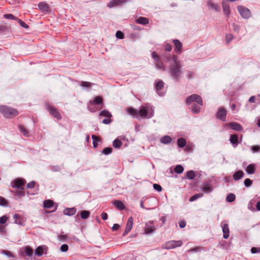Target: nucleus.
Here are the masks:
<instances>
[{
    "mask_svg": "<svg viewBox=\"0 0 260 260\" xmlns=\"http://www.w3.org/2000/svg\"><path fill=\"white\" fill-rule=\"evenodd\" d=\"M185 103L187 106H190L189 108L193 114H197L201 111L203 105V101L200 95L192 94L186 98Z\"/></svg>",
    "mask_w": 260,
    "mask_h": 260,
    "instance_id": "nucleus-1",
    "label": "nucleus"
},
{
    "mask_svg": "<svg viewBox=\"0 0 260 260\" xmlns=\"http://www.w3.org/2000/svg\"><path fill=\"white\" fill-rule=\"evenodd\" d=\"M173 62L169 65V73L174 79L178 81L182 74V62L176 55H173Z\"/></svg>",
    "mask_w": 260,
    "mask_h": 260,
    "instance_id": "nucleus-2",
    "label": "nucleus"
},
{
    "mask_svg": "<svg viewBox=\"0 0 260 260\" xmlns=\"http://www.w3.org/2000/svg\"><path fill=\"white\" fill-rule=\"evenodd\" d=\"M138 114L143 118H150L153 116V110L149 104H146L140 107Z\"/></svg>",
    "mask_w": 260,
    "mask_h": 260,
    "instance_id": "nucleus-3",
    "label": "nucleus"
},
{
    "mask_svg": "<svg viewBox=\"0 0 260 260\" xmlns=\"http://www.w3.org/2000/svg\"><path fill=\"white\" fill-rule=\"evenodd\" d=\"M0 112L4 117L9 118H13L18 114L17 110L4 105L0 106Z\"/></svg>",
    "mask_w": 260,
    "mask_h": 260,
    "instance_id": "nucleus-4",
    "label": "nucleus"
},
{
    "mask_svg": "<svg viewBox=\"0 0 260 260\" xmlns=\"http://www.w3.org/2000/svg\"><path fill=\"white\" fill-rule=\"evenodd\" d=\"M45 106L46 109L51 116L58 120L61 119L62 116L58 109L49 103L46 104Z\"/></svg>",
    "mask_w": 260,
    "mask_h": 260,
    "instance_id": "nucleus-5",
    "label": "nucleus"
},
{
    "mask_svg": "<svg viewBox=\"0 0 260 260\" xmlns=\"http://www.w3.org/2000/svg\"><path fill=\"white\" fill-rule=\"evenodd\" d=\"M26 183V181L24 179L18 178L13 180L11 183L12 187L14 188H17L19 189H23L24 186Z\"/></svg>",
    "mask_w": 260,
    "mask_h": 260,
    "instance_id": "nucleus-6",
    "label": "nucleus"
},
{
    "mask_svg": "<svg viewBox=\"0 0 260 260\" xmlns=\"http://www.w3.org/2000/svg\"><path fill=\"white\" fill-rule=\"evenodd\" d=\"M182 245V241L181 240H172L165 243L162 246L164 249H173L177 247H180Z\"/></svg>",
    "mask_w": 260,
    "mask_h": 260,
    "instance_id": "nucleus-7",
    "label": "nucleus"
},
{
    "mask_svg": "<svg viewBox=\"0 0 260 260\" xmlns=\"http://www.w3.org/2000/svg\"><path fill=\"white\" fill-rule=\"evenodd\" d=\"M237 9L240 15L243 18L248 19L251 17V12L247 8L243 6H238Z\"/></svg>",
    "mask_w": 260,
    "mask_h": 260,
    "instance_id": "nucleus-8",
    "label": "nucleus"
},
{
    "mask_svg": "<svg viewBox=\"0 0 260 260\" xmlns=\"http://www.w3.org/2000/svg\"><path fill=\"white\" fill-rule=\"evenodd\" d=\"M226 114L227 111L226 109L224 107H220L218 109L216 117L222 121H225L226 120Z\"/></svg>",
    "mask_w": 260,
    "mask_h": 260,
    "instance_id": "nucleus-9",
    "label": "nucleus"
},
{
    "mask_svg": "<svg viewBox=\"0 0 260 260\" xmlns=\"http://www.w3.org/2000/svg\"><path fill=\"white\" fill-rule=\"evenodd\" d=\"M164 87V82L161 80H156L155 82V88L157 94L160 96H164L165 93L162 91Z\"/></svg>",
    "mask_w": 260,
    "mask_h": 260,
    "instance_id": "nucleus-10",
    "label": "nucleus"
},
{
    "mask_svg": "<svg viewBox=\"0 0 260 260\" xmlns=\"http://www.w3.org/2000/svg\"><path fill=\"white\" fill-rule=\"evenodd\" d=\"M172 42L174 45V51L178 54H181L183 47L182 43L177 39L173 40Z\"/></svg>",
    "mask_w": 260,
    "mask_h": 260,
    "instance_id": "nucleus-11",
    "label": "nucleus"
},
{
    "mask_svg": "<svg viewBox=\"0 0 260 260\" xmlns=\"http://www.w3.org/2000/svg\"><path fill=\"white\" fill-rule=\"evenodd\" d=\"M20 252L22 256L31 257L33 254V249L30 247L26 246L21 249Z\"/></svg>",
    "mask_w": 260,
    "mask_h": 260,
    "instance_id": "nucleus-12",
    "label": "nucleus"
},
{
    "mask_svg": "<svg viewBox=\"0 0 260 260\" xmlns=\"http://www.w3.org/2000/svg\"><path fill=\"white\" fill-rule=\"evenodd\" d=\"M133 223H134V218L132 216H131L128 218V219L127 220L125 230L123 233V236H126L130 232V231L132 230V229L133 228Z\"/></svg>",
    "mask_w": 260,
    "mask_h": 260,
    "instance_id": "nucleus-13",
    "label": "nucleus"
},
{
    "mask_svg": "<svg viewBox=\"0 0 260 260\" xmlns=\"http://www.w3.org/2000/svg\"><path fill=\"white\" fill-rule=\"evenodd\" d=\"M221 225L223 232V237L226 239L229 238L230 234L228 224L226 222V221H222Z\"/></svg>",
    "mask_w": 260,
    "mask_h": 260,
    "instance_id": "nucleus-14",
    "label": "nucleus"
},
{
    "mask_svg": "<svg viewBox=\"0 0 260 260\" xmlns=\"http://www.w3.org/2000/svg\"><path fill=\"white\" fill-rule=\"evenodd\" d=\"M128 0H111L108 4V7L111 8L115 6H121L126 3Z\"/></svg>",
    "mask_w": 260,
    "mask_h": 260,
    "instance_id": "nucleus-15",
    "label": "nucleus"
},
{
    "mask_svg": "<svg viewBox=\"0 0 260 260\" xmlns=\"http://www.w3.org/2000/svg\"><path fill=\"white\" fill-rule=\"evenodd\" d=\"M90 213L89 211L87 210H83L81 211L80 214H77L75 217L76 220H78L80 219V217L83 219H86L90 216Z\"/></svg>",
    "mask_w": 260,
    "mask_h": 260,
    "instance_id": "nucleus-16",
    "label": "nucleus"
},
{
    "mask_svg": "<svg viewBox=\"0 0 260 260\" xmlns=\"http://www.w3.org/2000/svg\"><path fill=\"white\" fill-rule=\"evenodd\" d=\"M227 126L230 127L231 129L238 132H241L243 129L241 125L235 122L229 123L227 124Z\"/></svg>",
    "mask_w": 260,
    "mask_h": 260,
    "instance_id": "nucleus-17",
    "label": "nucleus"
},
{
    "mask_svg": "<svg viewBox=\"0 0 260 260\" xmlns=\"http://www.w3.org/2000/svg\"><path fill=\"white\" fill-rule=\"evenodd\" d=\"M47 247L45 245L39 246L36 249L35 254L38 256H41L43 254L44 251H47Z\"/></svg>",
    "mask_w": 260,
    "mask_h": 260,
    "instance_id": "nucleus-18",
    "label": "nucleus"
},
{
    "mask_svg": "<svg viewBox=\"0 0 260 260\" xmlns=\"http://www.w3.org/2000/svg\"><path fill=\"white\" fill-rule=\"evenodd\" d=\"M230 141L233 146L234 147H237L240 143L238 140V136L237 134L231 135Z\"/></svg>",
    "mask_w": 260,
    "mask_h": 260,
    "instance_id": "nucleus-19",
    "label": "nucleus"
},
{
    "mask_svg": "<svg viewBox=\"0 0 260 260\" xmlns=\"http://www.w3.org/2000/svg\"><path fill=\"white\" fill-rule=\"evenodd\" d=\"M207 6L210 9L214 10L217 12H219L220 10V7L218 4L214 3L211 0L208 1Z\"/></svg>",
    "mask_w": 260,
    "mask_h": 260,
    "instance_id": "nucleus-20",
    "label": "nucleus"
},
{
    "mask_svg": "<svg viewBox=\"0 0 260 260\" xmlns=\"http://www.w3.org/2000/svg\"><path fill=\"white\" fill-rule=\"evenodd\" d=\"M38 7L43 12H48L49 11V6L46 2H40L38 4Z\"/></svg>",
    "mask_w": 260,
    "mask_h": 260,
    "instance_id": "nucleus-21",
    "label": "nucleus"
},
{
    "mask_svg": "<svg viewBox=\"0 0 260 260\" xmlns=\"http://www.w3.org/2000/svg\"><path fill=\"white\" fill-rule=\"evenodd\" d=\"M222 6L224 14L229 17L231 14V10L229 5L224 1H223L222 2Z\"/></svg>",
    "mask_w": 260,
    "mask_h": 260,
    "instance_id": "nucleus-22",
    "label": "nucleus"
},
{
    "mask_svg": "<svg viewBox=\"0 0 260 260\" xmlns=\"http://www.w3.org/2000/svg\"><path fill=\"white\" fill-rule=\"evenodd\" d=\"M162 59L166 62H173V55L170 54L164 53L161 55Z\"/></svg>",
    "mask_w": 260,
    "mask_h": 260,
    "instance_id": "nucleus-23",
    "label": "nucleus"
},
{
    "mask_svg": "<svg viewBox=\"0 0 260 260\" xmlns=\"http://www.w3.org/2000/svg\"><path fill=\"white\" fill-rule=\"evenodd\" d=\"M76 212V209L75 207L73 208H67L64 209L63 214L68 216H72L75 214Z\"/></svg>",
    "mask_w": 260,
    "mask_h": 260,
    "instance_id": "nucleus-24",
    "label": "nucleus"
},
{
    "mask_svg": "<svg viewBox=\"0 0 260 260\" xmlns=\"http://www.w3.org/2000/svg\"><path fill=\"white\" fill-rule=\"evenodd\" d=\"M256 170V165L254 164L249 165L246 168V172L248 174H254Z\"/></svg>",
    "mask_w": 260,
    "mask_h": 260,
    "instance_id": "nucleus-25",
    "label": "nucleus"
},
{
    "mask_svg": "<svg viewBox=\"0 0 260 260\" xmlns=\"http://www.w3.org/2000/svg\"><path fill=\"white\" fill-rule=\"evenodd\" d=\"M113 205L119 210H122L125 208V205L121 201L115 200Z\"/></svg>",
    "mask_w": 260,
    "mask_h": 260,
    "instance_id": "nucleus-26",
    "label": "nucleus"
},
{
    "mask_svg": "<svg viewBox=\"0 0 260 260\" xmlns=\"http://www.w3.org/2000/svg\"><path fill=\"white\" fill-rule=\"evenodd\" d=\"M136 22L138 24L147 25L149 23V19L146 17H140L136 19Z\"/></svg>",
    "mask_w": 260,
    "mask_h": 260,
    "instance_id": "nucleus-27",
    "label": "nucleus"
},
{
    "mask_svg": "<svg viewBox=\"0 0 260 260\" xmlns=\"http://www.w3.org/2000/svg\"><path fill=\"white\" fill-rule=\"evenodd\" d=\"M244 175V172L239 170L236 172L233 175V179L235 181H238L243 178Z\"/></svg>",
    "mask_w": 260,
    "mask_h": 260,
    "instance_id": "nucleus-28",
    "label": "nucleus"
},
{
    "mask_svg": "<svg viewBox=\"0 0 260 260\" xmlns=\"http://www.w3.org/2000/svg\"><path fill=\"white\" fill-rule=\"evenodd\" d=\"M95 105H96L93 103L91 101H90L87 104L88 110L91 112H95L98 110Z\"/></svg>",
    "mask_w": 260,
    "mask_h": 260,
    "instance_id": "nucleus-29",
    "label": "nucleus"
},
{
    "mask_svg": "<svg viewBox=\"0 0 260 260\" xmlns=\"http://www.w3.org/2000/svg\"><path fill=\"white\" fill-rule=\"evenodd\" d=\"M18 128L20 132L23 134V135L26 137H29L30 136L28 131L25 128V127L22 125H19Z\"/></svg>",
    "mask_w": 260,
    "mask_h": 260,
    "instance_id": "nucleus-30",
    "label": "nucleus"
},
{
    "mask_svg": "<svg viewBox=\"0 0 260 260\" xmlns=\"http://www.w3.org/2000/svg\"><path fill=\"white\" fill-rule=\"evenodd\" d=\"M91 102L96 105H103V99L100 96H95Z\"/></svg>",
    "mask_w": 260,
    "mask_h": 260,
    "instance_id": "nucleus-31",
    "label": "nucleus"
},
{
    "mask_svg": "<svg viewBox=\"0 0 260 260\" xmlns=\"http://www.w3.org/2000/svg\"><path fill=\"white\" fill-rule=\"evenodd\" d=\"M54 205V202L51 200H46L44 201L43 206L45 208H51Z\"/></svg>",
    "mask_w": 260,
    "mask_h": 260,
    "instance_id": "nucleus-32",
    "label": "nucleus"
},
{
    "mask_svg": "<svg viewBox=\"0 0 260 260\" xmlns=\"http://www.w3.org/2000/svg\"><path fill=\"white\" fill-rule=\"evenodd\" d=\"M13 218L15 219V222L18 224H23V219L21 216L18 214H15L13 216Z\"/></svg>",
    "mask_w": 260,
    "mask_h": 260,
    "instance_id": "nucleus-33",
    "label": "nucleus"
},
{
    "mask_svg": "<svg viewBox=\"0 0 260 260\" xmlns=\"http://www.w3.org/2000/svg\"><path fill=\"white\" fill-rule=\"evenodd\" d=\"M172 139L171 137L169 136H165L160 139V142L162 144H167L172 141Z\"/></svg>",
    "mask_w": 260,
    "mask_h": 260,
    "instance_id": "nucleus-34",
    "label": "nucleus"
},
{
    "mask_svg": "<svg viewBox=\"0 0 260 260\" xmlns=\"http://www.w3.org/2000/svg\"><path fill=\"white\" fill-rule=\"evenodd\" d=\"M156 68L159 70L165 71L166 68L164 63L160 60H158L155 63Z\"/></svg>",
    "mask_w": 260,
    "mask_h": 260,
    "instance_id": "nucleus-35",
    "label": "nucleus"
},
{
    "mask_svg": "<svg viewBox=\"0 0 260 260\" xmlns=\"http://www.w3.org/2000/svg\"><path fill=\"white\" fill-rule=\"evenodd\" d=\"M202 189L205 193H209L212 191V187L208 184H205Z\"/></svg>",
    "mask_w": 260,
    "mask_h": 260,
    "instance_id": "nucleus-36",
    "label": "nucleus"
},
{
    "mask_svg": "<svg viewBox=\"0 0 260 260\" xmlns=\"http://www.w3.org/2000/svg\"><path fill=\"white\" fill-rule=\"evenodd\" d=\"M186 144V141L185 139L181 138L177 140V145L180 148L184 147Z\"/></svg>",
    "mask_w": 260,
    "mask_h": 260,
    "instance_id": "nucleus-37",
    "label": "nucleus"
},
{
    "mask_svg": "<svg viewBox=\"0 0 260 260\" xmlns=\"http://www.w3.org/2000/svg\"><path fill=\"white\" fill-rule=\"evenodd\" d=\"M99 115L104 116L107 118H111L112 117V114L109 112V111L107 110H104L101 111Z\"/></svg>",
    "mask_w": 260,
    "mask_h": 260,
    "instance_id": "nucleus-38",
    "label": "nucleus"
},
{
    "mask_svg": "<svg viewBox=\"0 0 260 260\" xmlns=\"http://www.w3.org/2000/svg\"><path fill=\"white\" fill-rule=\"evenodd\" d=\"M155 230V228L153 225H147L145 229V232L146 234H150Z\"/></svg>",
    "mask_w": 260,
    "mask_h": 260,
    "instance_id": "nucleus-39",
    "label": "nucleus"
},
{
    "mask_svg": "<svg viewBox=\"0 0 260 260\" xmlns=\"http://www.w3.org/2000/svg\"><path fill=\"white\" fill-rule=\"evenodd\" d=\"M127 112L129 114L133 116H135L138 114V111L132 107L128 108L127 110Z\"/></svg>",
    "mask_w": 260,
    "mask_h": 260,
    "instance_id": "nucleus-40",
    "label": "nucleus"
},
{
    "mask_svg": "<svg viewBox=\"0 0 260 260\" xmlns=\"http://www.w3.org/2000/svg\"><path fill=\"white\" fill-rule=\"evenodd\" d=\"M195 177H196V174H195V172L193 171L190 170V171H187L186 172V177L188 179L192 180L195 178Z\"/></svg>",
    "mask_w": 260,
    "mask_h": 260,
    "instance_id": "nucleus-41",
    "label": "nucleus"
},
{
    "mask_svg": "<svg viewBox=\"0 0 260 260\" xmlns=\"http://www.w3.org/2000/svg\"><path fill=\"white\" fill-rule=\"evenodd\" d=\"M122 145L121 141L118 139H116L113 142V146L115 148H119Z\"/></svg>",
    "mask_w": 260,
    "mask_h": 260,
    "instance_id": "nucleus-42",
    "label": "nucleus"
},
{
    "mask_svg": "<svg viewBox=\"0 0 260 260\" xmlns=\"http://www.w3.org/2000/svg\"><path fill=\"white\" fill-rule=\"evenodd\" d=\"M235 195L234 193H230L227 196L226 201L228 202H232L235 201Z\"/></svg>",
    "mask_w": 260,
    "mask_h": 260,
    "instance_id": "nucleus-43",
    "label": "nucleus"
},
{
    "mask_svg": "<svg viewBox=\"0 0 260 260\" xmlns=\"http://www.w3.org/2000/svg\"><path fill=\"white\" fill-rule=\"evenodd\" d=\"M92 139L93 140V146L94 148H96L98 146V142L100 140V139L98 137L95 135H92Z\"/></svg>",
    "mask_w": 260,
    "mask_h": 260,
    "instance_id": "nucleus-44",
    "label": "nucleus"
},
{
    "mask_svg": "<svg viewBox=\"0 0 260 260\" xmlns=\"http://www.w3.org/2000/svg\"><path fill=\"white\" fill-rule=\"evenodd\" d=\"M203 196V193H199L196 194L190 198L189 201L193 202V201H196V200H197L198 199L202 197Z\"/></svg>",
    "mask_w": 260,
    "mask_h": 260,
    "instance_id": "nucleus-45",
    "label": "nucleus"
},
{
    "mask_svg": "<svg viewBox=\"0 0 260 260\" xmlns=\"http://www.w3.org/2000/svg\"><path fill=\"white\" fill-rule=\"evenodd\" d=\"M183 167L180 165H177L174 168V171L177 174H181L183 172Z\"/></svg>",
    "mask_w": 260,
    "mask_h": 260,
    "instance_id": "nucleus-46",
    "label": "nucleus"
},
{
    "mask_svg": "<svg viewBox=\"0 0 260 260\" xmlns=\"http://www.w3.org/2000/svg\"><path fill=\"white\" fill-rule=\"evenodd\" d=\"M4 18L8 19L15 20H17L18 19L17 17L11 14H6L4 15Z\"/></svg>",
    "mask_w": 260,
    "mask_h": 260,
    "instance_id": "nucleus-47",
    "label": "nucleus"
},
{
    "mask_svg": "<svg viewBox=\"0 0 260 260\" xmlns=\"http://www.w3.org/2000/svg\"><path fill=\"white\" fill-rule=\"evenodd\" d=\"M204 248L200 246H196L194 248H190L188 250V252H197L201 251Z\"/></svg>",
    "mask_w": 260,
    "mask_h": 260,
    "instance_id": "nucleus-48",
    "label": "nucleus"
},
{
    "mask_svg": "<svg viewBox=\"0 0 260 260\" xmlns=\"http://www.w3.org/2000/svg\"><path fill=\"white\" fill-rule=\"evenodd\" d=\"M92 84L89 82L81 81L80 85L82 87L90 88L91 87Z\"/></svg>",
    "mask_w": 260,
    "mask_h": 260,
    "instance_id": "nucleus-49",
    "label": "nucleus"
},
{
    "mask_svg": "<svg viewBox=\"0 0 260 260\" xmlns=\"http://www.w3.org/2000/svg\"><path fill=\"white\" fill-rule=\"evenodd\" d=\"M0 205L3 206H8V201L5 199V198L0 196Z\"/></svg>",
    "mask_w": 260,
    "mask_h": 260,
    "instance_id": "nucleus-50",
    "label": "nucleus"
},
{
    "mask_svg": "<svg viewBox=\"0 0 260 260\" xmlns=\"http://www.w3.org/2000/svg\"><path fill=\"white\" fill-rule=\"evenodd\" d=\"M112 150L113 149L111 147H106L103 150L102 153L105 155H108L112 153Z\"/></svg>",
    "mask_w": 260,
    "mask_h": 260,
    "instance_id": "nucleus-51",
    "label": "nucleus"
},
{
    "mask_svg": "<svg viewBox=\"0 0 260 260\" xmlns=\"http://www.w3.org/2000/svg\"><path fill=\"white\" fill-rule=\"evenodd\" d=\"M18 22L20 24L21 26H22L23 28H28L29 27V26L26 24L24 21H23L22 20L18 19L17 20Z\"/></svg>",
    "mask_w": 260,
    "mask_h": 260,
    "instance_id": "nucleus-52",
    "label": "nucleus"
},
{
    "mask_svg": "<svg viewBox=\"0 0 260 260\" xmlns=\"http://www.w3.org/2000/svg\"><path fill=\"white\" fill-rule=\"evenodd\" d=\"M116 37L118 39H122L124 38V35L122 31L118 30L116 33Z\"/></svg>",
    "mask_w": 260,
    "mask_h": 260,
    "instance_id": "nucleus-53",
    "label": "nucleus"
},
{
    "mask_svg": "<svg viewBox=\"0 0 260 260\" xmlns=\"http://www.w3.org/2000/svg\"><path fill=\"white\" fill-rule=\"evenodd\" d=\"M252 183V181L249 178H247L244 180V185L246 187H250Z\"/></svg>",
    "mask_w": 260,
    "mask_h": 260,
    "instance_id": "nucleus-54",
    "label": "nucleus"
},
{
    "mask_svg": "<svg viewBox=\"0 0 260 260\" xmlns=\"http://www.w3.org/2000/svg\"><path fill=\"white\" fill-rule=\"evenodd\" d=\"M152 57L155 60V61L156 62L158 60H160V56L159 55H158L156 52L153 51L152 53Z\"/></svg>",
    "mask_w": 260,
    "mask_h": 260,
    "instance_id": "nucleus-55",
    "label": "nucleus"
},
{
    "mask_svg": "<svg viewBox=\"0 0 260 260\" xmlns=\"http://www.w3.org/2000/svg\"><path fill=\"white\" fill-rule=\"evenodd\" d=\"M14 194L19 197H23L25 196V192L23 190H16Z\"/></svg>",
    "mask_w": 260,
    "mask_h": 260,
    "instance_id": "nucleus-56",
    "label": "nucleus"
},
{
    "mask_svg": "<svg viewBox=\"0 0 260 260\" xmlns=\"http://www.w3.org/2000/svg\"><path fill=\"white\" fill-rule=\"evenodd\" d=\"M69 246L67 244H63L60 246V250L62 252H67L68 250Z\"/></svg>",
    "mask_w": 260,
    "mask_h": 260,
    "instance_id": "nucleus-57",
    "label": "nucleus"
},
{
    "mask_svg": "<svg viewBox=\"0 0 260 260\" xmlns=\"http://www.w3.org/2000/svg\"><path fill=\"white\" fill-rule=\"evenodd\" d=\"M2 253L7 256H8L9 257H14V255L9 251L8 250H3Z\"/></svg>",
    "mask_w": 260,
    "mask_h": 260,
    "instance_id": "nucleus-58",
    "label": "nucleus"
},
{
    "mask_svg": "<svg viewBox=\"0 0 260 260\" xmlns=\"http://www.w3.org/2000/svg\"><path fill=\"white\" fill-rule=\"evenodd\" d=\"M233 39V36L229 34L226 35V41L228 44H229Z\"/></svg>",
    "mask_w": 260,
    "mask_h": 260,
    "instance_id": "nucleus-59",
    "label": "nucleus"
},
{
    "mask_svg": "<svg viewBox=\"0 0 260 260\" xmlns=\"http://www.w3.org/2000/svg\"><path fill=\"white\" fill-rule=\"evenodd\" d=\"M251 150L254 153L257 152L260 150V146L258 145L253 146L251 147Z\"/></svg>",
    "mask_w": 260,
    "mask_h": 260,
    "instance_id": "nucleus-60",
    "label": "nucleus"
},
{
    "mask_svg": "<svg viewBox=\"0 0 260 260\" xmlns=\"http://www.w3.org/2000/svg\"><path fill=\"white\" fill-rule=\"evenodd\" d=\"M165 49L166 51L170 52L172 50V45L169 43H166L165 46Z\"/></svg>",
    "mask_w": 260,
    "mask_h": 260,
    "instance_id": "nucleus-61",
    "label": "nucleus"
},
{
    "mask_svg": "<svg viewBox=\"0 0 260 260\" xmlns=\"http://www.w3.org/2000/svg\"><path fill=\"white\" fill-rule=\"evenodd\" d=\"M36 185V182L35 181H32L29 183L27 184V187L28 188H34Z\"/></svg>",
    "mask_w": 260,
    "mask_h": 260,
    "instance_id": "nucleus-62",
    "label": "nucleus"
},
{
    "mask_svg": "<svg viewBox=\"0 0 260 260\" xmlns=\"http://www.w3.org/2000/svg\"><path fill=\"white\" fill-rule=\"evenodd\" d=\"M153 188L154 189H155L156 190H157L159 192H160L162 190L161 186L159 184H154Z\"/></svg>",
    "mask_w": 260,
    "mask_h": 260,
    "instance_id": "nucleus-63",
    "label": "nucleus"
},
{
    "mask_svg": "<svg viewBox=\"0 0 260 260\" xmlns=\"http://www.w3.org/2000/svg\"><path fill=\"white\" fill-rule=\"evenodd\" d=\"M194 75V73L192 71H187L186 76L188 79H191Z\"/></svg>",
    "mask_w": 260,
    "mask_h": 260,
    "instance_id": "nucleus-64",
    "label": "nucleus"
}]
</instances>
